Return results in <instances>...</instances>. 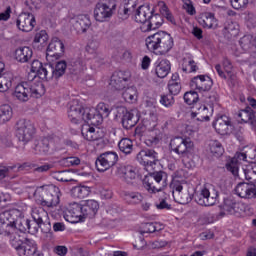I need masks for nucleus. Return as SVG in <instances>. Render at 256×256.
Here are the masks:
<instances>
[{
  "label": "nucleus",
  "instance_id": "nucleus-34",
  "mask_svg": "<svg viewBox=\"0 0 256 256\" xmlns=\"http://www.w3.org/2000/svg\"><path fill=\"white\" fill-rule=\"evenodd\" d=\"M68 70V64L64 60L59 61L55 64V67H53V64H51V71H48V78L49 79H59V77H63L65 75V71Z\"/></svg>",
  "mask_w": 256,
  "mask_h": 256
},
{
  "label": "nucleus",
  "instance_id": "nucleus-12",
  "mask_svg": "<svg viewBox=\"0 0 256 256\" xmlns=\"http://www.w3.org/2000/svg\"><path fill=\"white\" fill-rule=\"evenodd\" d=\"M129 79H131V73L116 71L112 74L109 85L112 89H115V91H123V89H127Z\"/></svg>",
  "mask_w": 256,
  "mask_h": 256
},
{
  "label": "nucleus",
  "instance_id": "nucleus-59",
  "mask_svg": "<svg viewBox=\"0 0 256 256\" xmlns=\"http://www.w3.org/2000/svg\"><path fill=\"white\" fill-rule=\"evenodd\" d=\"M122 97L126 103H133L135 101V89L127 87L122 93Z\"/></svg>",
  "mask_w": 256,
  "mask_h": 256
},
{
  "label": "nucleus",
  "instance_id": "nucleus-38",
  "mask_svg": "<svg viewBox=\"0 0 256 256\" xmlns=\"http://www.w3.org/2000/svg\"><path fill=\"white\" fill-rule=\"evenodd\" d=\"M199 23L200 25H203V27H207L208 29H217V18H215L214 13H202L199 19Z\"/></svg>",
  "mask_w": 256,
  "mask_h": 256
},
{
  "label": "nucleus",
  "instance_id": "nucleus-4",
  "mask_svg": "<svg viewBox=\"0 0 256 256\" xmlns=\"http://www.w3.org/2000/svg\"><path fill=\"white\" fill-rule=\"evenodd\" d=\"M143 185L148 193H161L169 185V176L165 171L150 173L144 177Z\"/></svg>",
  "mask_w": 256,
  "mask_h": 256
},
{
  "label": "nucleus",
  "instance_id": "nucleus-32",
  "mask_svg": "<svg viewBox=\"0 0 256 256\" xmlns=\"http://www.w3.org/2000/svg\"><path fill=\"white\" fill-rule=\"evenodd\" d=\"M137 1L138 0H124V3L118 9L120 19H129V16L135 13Z\"/></svg>",
  "mask_w": 256,
  "mask_h": 256
},
{
  "label": "nucleus",
  "instance_id": "nucleus-52",
  "mask_svg": "<svg viewBox=\"0 0 256 256\" xmlns=\"http://www.w3.org/2000/svg\"><path fill=\"white\" fill-rule=\"evenodd\" d=\"M182 71L184 73H197V71H199V66H197V63H195L194 60H187L184 58Z\"/></svg>",
  "mask_w": 256,
  "mask_h": 256
},
{
  "label": "nucleus",
  "instance_id": "nucleus-62",
  "mask_svg": "<svg viewBox=\"0 0 256 256\" xmlns=\"http://www.w3.org/2000/svg\"><path fill=\"white\" fill-rule=\"evenodd\" d=\"M81 70V62L80 61H72L68 64V71L71 75H77Z\"/></svg>",
  "mask_w": 256,
  "mask_h": 256
},
{
  "label": "nucleus",
  "instance_id": "nucleus-21",
  "mask_svg": "<svg viewBox=\"0 0 256 256\" xmlns=\"http://www.w3.org/2000/svg\"><path fill=\"white\" fill-rule=\"evenodd\" d=\"M213 127L219 135H230V133H233V129H235L231 118L227 115L220 116L213 124Z\"/></svg>",
  "mask_w": 256,
  "mask_h": 256
},
{
  "label": "nucleus",
  "instance_id": "nucleus-39",
  "mask_svg": "<svg viewBox=\"0 0 256 256\" xmlns=\"http://www.w3.org/2000/svg\"><path fill=\"white\" fill-rule=\"evenodd\" d=\"M163 25V16L161 14H150V17L148 19L146 28L145 26L142 27L143 31H152L155 29H159Z\"/></svg>",
  "mask_w": 256,
  "mask_h": 256
},
{
  "label": "nucleus",
  "instance_id": "nucleus-26",
  "mask_svg": "<svg viewBox=\"0 0 256 256\" xmlns=\"http://www.w3.org/2000/svg\"><path fill=\"white\" fill-rule=\"evenodd\" d=\"M81 134L86 141H99L105 137V132L101 128H94L89 125H83Z\"/></svg>",
  "mask_w": 256,
  "mask_h": 256
},
{
  "label": "nucleus",
  "instance_id": "nucleus-55",
  "mask_svg": "<svg viewBox=\"0 0 256 256\" xmlns=\"http://www.w3.org/2000/svg\"><path fill=\"white\" fill-rule=\"evenodd\" d=\"M184 101L187 105H195L199 101V94L196 91L186 92L184 94Z\"/></svg>",
  "mask_w": 256,
  "mask_h": 256
},
{
  "label": "nucleus",
  "instance_id": "nucleus-53",
  "mask_svg": "<svg viewBox=\"0 0 256 256\" xmlns=\"http://www.w3.org/2000/svg\"><path fill=\"white\" fill-rule=\"evenodd\" d=\"M94 111H96L102 119H106L111 115V109H109V106L104 102H100Z\"/></svg>",
  "mask_w": 256,
  "mask_h": 256
},
{
  "label": "nucleus",
  "instance_id": "nucleus-31",
  "mask_svg": "<svg viewBox=\"0 0 256 256\" xmlns=\"http://www.w3.org/2000/svg\"><path fill=\"white\" fill-rule=\"evenodd\" d=\"M134 13L136 23L145 25V23L149 22V17H151L152 13H155V10H151L149 5H141Z\"/></svg>",
  "mask_w": 256,
  "mask_h": 256
},
{
  "label": "nucleus",
  "instance_id": "nucleus-45",
  "mask_svg": "<svg viewBox=\"0 0 256 256\" xmlns=\"http://www.w3.org/2000/svg\"><path fill=\"white\" fill-rule=\"evenodd\" d=\"M13 85V77L11 74H3L0 77V93H5L6 91H9Z\"/></svg>",
  "mask_w": 256,
  "mask_h": 256
},
{
  "label": "nucleus",
  "instance_id": "nucleus-17",
  "mask_svg": "<svg viewBox=\"0 0 256 256\" xmlns=\"http://www.w3.org/2000/svg\"><path fill=\"white\" fill-rule=\"evenodd\" d=\"M136 159L144 167H153V165L159 163V153L153 149L141 150L137 154Z\"/></svg>",
  "mask_w": 256,
  "mask_h": 256
},
{
  "label": "nucleus",
  "instance_id": "nucleus-7",
  "mask_svg": "<svg viewBox=\"0 0 256 256\" xmlns=\"http://www.w3.org/2000/svg\"><path fill=\"white\" fill-rule=\"evenodd\" d=\"M222 209L228 215H234L235 217H245V215L251 214V208L233 196L224 198Z\"/></svg>",
  "mask_w": 256,
  "mask_h": 256
},
{
  "label": "nucleus",
  "instance_id": "nucleus-63",
  "mask_svg": "<svg viewBox=\"0 0 256 256\" xmlns=\"http://www.w3.org/2000/svg\"><path fill=\"white\" fill-rule=\"evenodd\" d=\"M233 9L239 10L249 4V0H230Z\"/></svg>",
  "mask_w": 256,
  "mask_h": 256
},
{
  "label": "nucleus",
  "instance_id": "nucleus-22",
  "mask_svg": "<svg viewBox=\"0 0 256 256\" xmlns=\"http://www.w3.org/2000/svg\"><path fill=\"white\" fill-rule=\"evenodd\" d=\"M190 86L200 93L210 91L213 87V79L208 75H198L192 78Z\"/></svg>",
  "mask_w": 256,
  "mask_h": 256
},
{
  "label": "nucleus",
  "instance_id": "nucleus-44",
  "mask_svg": "<svg viewBox=\"0 0 256 256\" xmlns=\"http://www.w3.org/2000/svg\"><path fill=\"white\" fill-rule=\"evenodd\" d=\"M124 199L129 205H139L143 201V195L139 192H124Z\"/></svg>",
  "mask_w": 256,
  "mask_h": 256
},
{
  "label": "nucleus",
  "instance_id": "nucleus-27",
  "mask_svg": "<svg viewBox=\"0 0 256 256\" xmlns=\"http://www.w3.org/2000/svg\"><path fill=\"white\" fill-rule=\"evenodd\" d=\"M212 115L213 106L207 107L206 105H202L198 107L196 111L191 112L190 117L194 119V121L203 123L204 121H210Z\"/></svg>",
  "mask_w": 256,
  "mask_h": 256
},
{
  "label": "nucleus",
  "instance_id": "nucleus-56",
  "mask_svg": "<svg viewBox=\"0 0 256 256\" xmlns=\"http://www.w3.org/2000/svg\"><path fill=\"white\" fill-rule=\"evenodd\" d=\"M160 103L167 108L173 107L175 105V98L173 94H163L160 96Z\"/></svg>",
  "mask_w": 256,
  "mask_h": 256
},
{
  "label": "nucleus",
  "instance_id": "nucleus-2",
  "mask_svg": "<svg viewBox=\"0 0 256 256\" xmlns=\"http://www.w3.org/2000/svg\"><path fill=\"white\" fill-rule=\"evenodd\" d=\"M145 43L149 51H154L158 55H167L175 45L171 34L165 31H159L148 36Z\"/></svg>",
  "mask_w": 256,
  "mask_h": 256
},
{
  "label": "nucleus",
  "instance_id": "nucleus-49",
  "mask_svg": "<svg viewBox=\"0 0 256 256\" xmlns=\"http://www.w3.org/2000/svg\"><path fill=\"white\" fill-rule=\"evenodd\" d=\"M13 117V108L9 104H4L0 106V120L3 123L10 121Z\"/></svg>",
  "mask_w": 256,
  "mask_h": 256
},
{
  "label": "nucleus",
  "instance_id": "nucleus-60",
  "mask_svg": "<svg viewBox=\"0 0 256 256\" xmlns=\"http://www.w3.org/2000/svg\"><path fill=\"white\" fill-rule=\"evenodd\" d=\"M168 89L171 95H179L181 93V82H168Z\"/></svg>",
  "mask_w": 256,
  "mask_h": 256
},
{
  "label": "nucleus",
  "instance_id": "nucleus-28",
  "mask_svg": "<svg viewBox=\"0 0 256 256\" xmlns=\"http://www.w3.org/2000/svg\"><path fill=\"white\" fill-rule=\"evenodd\" d=\"M238 117L241 119L240 123H247L256 131V112L251 108V106H247L245 109H242L238 112Z\"/></svg>",
  "mask_w": 256,
  "mask_h": 256
},
{
  "label": "nucleus",
  "instance_id": "nucleus-40",
  "mask_svg": "<svg viewBox=\"0 0 256 256\" xmlns=\"http://www.w3.org/2000/svg\"><path fill=\"white\" fill-rule=\"evenodd\" d=\"M37 253V246L33 244L29 239H26L20 248L19 256H35Z\"/></svg>",
  "mask_w": 256,
  "mask_h": 256
},
{
  "label": "nucleus",
  "instance_id": "nucleus-36",
  "mask_svg": "<svg viewBox=\"0 0 256 256\" xmlns=\"http://www.w3.org/2000/svg\"><path fill=\"white\" fill-rule=\"evenodd\" d=\"M84 123H87L86 125L89 126H98L103 123V118L101 117V114H98L97 111H95V109L85 108Z\"/></svg>",
  "mask_w": 256,
  "mask_h": 256
},
{
  "label": "nucleus",
  "instance_id": "nucleus-30",
  "mask_svg": "<svg viewBox=\"0 0 256 256\" xmlns=\"http://www.w3.org/2000/svg\"><path fill=\"white\" fill-rule=\"evenodd\" d=\"M239 161H246L248 163L250 160L247 159L245 152L236 153L235 156L226 163V169L230 171L232 175H239Z\"/></svg>",
  "mask_w": 256,
  "mask_h": 256
},
{
  "label": "nucleus",
  "instance_id": "nucleus-35",
  "mask_svg": "<svg viewBox=\"0 0 256 256\" xmlns=\"http://www.w3.org/2000/svg\"><path fill=\"white\" fill-rule=\"evenodd\" d=\"M171 72V62L167 59L157 60L155 63V73L160 79H165Z\"/></svg>",
  "mask_w": 256,
  "mask_h": 256
},
{
  "label": "nucleus",
  "instance_id": "nucleus-41",
  "mask_svg": "<svg viewBox=\"0 0 256 256\" xmlns=\"http://www.w3.org/2000/svg\"><path fill=\"white\" fill-rule=\"evenodd\" d=\"M156 7L159 8L161 15H163V17H165V19H167L169 23H171L172 25H177V21H175V17L171 13V11L169 10V7H167V4H165V2L158 1Z\"/></svg>",
  "mask_w": 256,
  "mask_h": 256
},
{
  "label": "nucleus",
  "instance_id": "nucleus-23",
  "mask_svg": "<svg viewBox=\"0 0 256 256\" xmlns=\"http://www.w3.org/2000/svg\"><path fill=\"white\" fill-rule=\"evenodd\" d=\"M64 219L68 223H79L83 221V212L81 210V204L73 203L64 211Z\"/></svg>",
  "mask_w": 256,
  "mask_h": 256
},
{
  "label": "nucleus",
  "instance_id": "nucleus-58",
  "mask_svg": "<svg viewBox=\"0 0 256 256\" xmlns=\"http://www.w3.org/2000/svg\"><path fill=\"white\" fill-rule=\"evenodd\" d=\"M49 41V35L47 31L41 30L40 32L35 34L34 43H40V45H45Z\"/></svg>",
  "mask_w": 256,
  "mask_h": 256
},
{
  "label": "nucleus",
  "instance_id": "nucleus-54",
  "mask_svg": "<svg viewBox=\"0 0 256 256\" xmlns=\"http://www.w3.org/2000/svg\"><path fill=\"white\" fill-rule=\"evenodd\" d=\"M100 45H101V42L99 41V39L95 38V36H92V38L90 39V41L86 46L87 53H91V54L97 53Z\"/></svg>",
  "mask_w": 256,
  "mask_h": 256
},
{
  "label": "nucleus",
  "instance_id": "nucleus-18",
  "mask_svg": "<svg viewBox=\"0 0 256 256\" xmlns=\"http://www.w3.org/2000/svg\"><path fill=\"white\" fill-rule=\"evenodd\" d=\"M236 195L241 199H256V183L252 182H240L237 184Z\"/></svg>",
  "mask_w": 256,
  "mask_h": 256
},
{
  "label": "nucleus",
  "instance_id": "nucleus-9",
  "mask_svg": "<svg viewBox=\"0 0 256 256\" xmlns=\"http://www.w3.org/2000/svg\"><path fill=\"white\" fill-rule=\"evenodd\" d=\"M31 217L33 219V233H37L42 229L43 233L51 231V222L49 221V214L42 207L32 209Z\"/></svg>",
  "mask_w": 256,
  "mask_h": 256
},
{
  "label": "nucleus",
  "instance_id": "nucleus-61",
  "mask_svg": "<svg viewBox=\"0 0 256 256\" xmlns=\"http://www.w3.org/2000/svg\"><path fill=\"white\" fill-rule=\"evenodd\" d=\"M160 142H161V135L159 134L148 136L145 141L148 147H155L156 145H159Z\"/></svg>",
  "mask_w": 256,
  "mask_h": 256
},
{
  "label": "nucleus",
  "instance_id": "nucleus-25",
  "mask_svg": "<svg viewBox=\"0 0 256 256\" xmlns=\"http://www.w3.org/2000/svg\"><path fill=\"white\" fill-rule=\"evenodd\" d=\"M116 173L126 183H131L137 179V168L131 165L118 166Z\"/></svg>",
  "mask_w": 256,
  "mask_h": 256
},
{
  "label": "nucleus",
  "instance_id": "nucleus-43",
  "mask_svg": "<svg viewBox=\"0 0 256 256\" xmlns=\"http://www.w3.org/2000/svg\"><path fill=\"white\" fill-rule=\"evenodd\" d=\"M71 193L76 199H85V197H89L91 188L88 186H75L72 188Z\"/></svg>",
  "mask_w": 256,
  "mask_h": 256
},
{
  "label": "nucleus",
  "instance_id": "nucleus-33",
  "mask_svg": "<svg viewBox=\"0 0 256 256\" xmlns=\"http://www.w3.org/2000/svg\"><path fill=\"white\" fill-rule=\"evenodd\" d=\"M72 25L78 33H85L91 27V18L88 15H79L72 20Z\"/></svg>",
  "mask_w": 256,
  "mask_h": 256
},
{
  "label": "nucleus",
  "instance_id": "nucleus-11",
  "mask_svg": "<svg viewBox=\"0 0 256 256\" xmlns=\"http://www.w3.org/2000/svg\"><path fill=\"white\" fill-rule=\"evenodd\" d=\"M117 161H119V155H117L116 152L107 151L97 157L95 166L97 171L100 173H105V171L111 169V167H114V165L117 164Z\"/></svg>",
  "mask_w": 256,
  "mask_h": 256
},
{
  "label": "nucleus",
  "instance_id": "nucleus-57",
  "mask_svg": "<svg viewBox=\"0 0 256 256\" xmlns=\"http://www.w3.org/2000/svg\"><path fill=\"white\" fill-rule=\"evenodd\" d=\"M18 169V171H23L25 167H27V164H23V165H14V166H10V167H5V166H0V180L1 179H5V177H7V173H9V169Z\"/></svg>",
  "mask_w": 256,
  "mask_h": 256
},
{
  "label": "nucleus",
  "instance_id": "nucleus-6",
  "mask_svg": "<svg viewBox=\"0 0 256 256\" xmlns=\"http://www.w3.org/2000/svg\"><path fill=\"white\" fill-rule=\"evenodd\" d=\"M169 149L180 158H189L195 151V144L189 138L175 137L170 140Z\"/></svg>",
  "mask_w": 256,
  "mask_h": 256
},
{
  "label": "nucleus",
  "instance_id": "nucleus-51",
  "mask_svg": "<svg viewBox=\"0 0 256 256\" xmlns=\"http://www.w3.org/2000/svg\"><path fill=\"white\" fill-rule=\"evenodd\" d=\"M224 33L230 37H237L239 35V25L232 21H227L224 26Z\"/></svg>",
  "mask_w": 256,
  "mask_h": 256
},
{
  "label": "nucleus",
  "instance_id": "nucleus-16",
  "mask_svg": "<svg viewBox=\"0 0 256 256\" xmlns=\"http://www.w3.org/2000/svg\"><path fill=\"white\" fill-rule=\"evenodd\" d=\"M16 25L18 29L20 31H23L24 33H29V31H33L35 25H37L35 15L29 12H22L16 20Z\"/></svg>",
  "mask_w": 256,
  "mask_h": 256
},
{
  "label": "nucleus",
  "instance_id": "nucleus-8",
  "mask_svg": "<svg viewBox=\"0 0 256 256\" xmlns=\"http://www.w3.org/2000/svg\"><path fill=\"white\" fill-rule=\"evenodd\" d=\"M117 11V0H100L94 8V18L99 23L111 19Z\"/></svg>",
  "mask_w": 256,
  "mask_h": 256
},
{
  "label": "nucleus",
  "instance_id": "nucleus-10",
  "mask_svg": "<svg viewBox=\"0 0 256 256\" xmlns=\"http://www.w3.org/2000/svg\"><path fill=\"white\" fill-rule=\"evenodd\" d=\"M16 137L18 141L27 145L35 137V126L29 120L20 119L16 123Z\"/></svg>",
  "mask_w": 256,
  "mask_h": 256
},
{
  "label": "nucleus",
  "instance_id": "nucleus-15",
  "mask_svg": "<svg viewBox=\"0 0 256 256\" xmlns=\"http://www.w3.org/2000/svg\"><path fill=\"white\" fill-rule=\"evenodd\" d=\"M219 198V192L213 190L209 191L207 188H203L200 191V194L195 196V201L198 205H202L204 207H213L215 203H217V199Z\"/></svg>",
  "mask_w": 256,
  "mask_h": 256
},
{
  "label": "nucleus",
  "instance_id": "nucleus-20",
  "mask_svg": "<svg viewBox=\"0 0 256 256\" xmlns=\"http://www.w3.org/2000/svg\"><path fill=\"white\" fill-rule=\"evenodd\" d=\"M68 118L75 125L85 120V108L78 101H72L68 109Z\"/></svg>",
  "mask_w": 256,
  "mask_h": 256
},
{
  "label": "nucleus",
  "instance_id": "nucleus-42",
  "mask_svg": "<svg viewBox=\"0 0 256 256\" xmlns=\"http://www.w3.org/2000/svg\"><path fill=\"white\" fill-rule=\"evenodd\" d=\"M239 43L243 51H253V49H256L255 39H253V36L251 35L243 36Z\"/></svg>",
  "mask_w": 256,
  "mask_h": 256
},
{
  "label": "nucleus",
  "instance_id": "nucleus-3",
  "mask_svg": "<svg viewBox=\"0 0 256 256\" xmlns=\"http://www.w3.org/2000/svg\"><path fill=\"white\" fill-rule=\"evenodd\" d=\"M34 195L42 207H57L61 201V190L55 186H41Z\"/></svg>",
  "mask_w": 256,
  "mask_h": 256
},
{
  "label": "nucleus",
  "instance_id": "nucleus-46",
  "mask_svg": "<svg viewBox=\"0 0 256 256\" xmlns=\"http://www.w3.org/2000/svg\"><path fill=\"white\" fill-rule=\"evenodd\" d=\"M35 155H47L49 153V139L40 140L34 147Z\"/></svg>",
  "mask_w": 256,
  "mask_h": 256
},
{
  "label": "nucleus",
  "instance_id": "nucleus-37",
  "mask_svg": "<svg viewBox=\"0 0 256 256\" xmlns=\"http://www.w3.org/2000/svg\"><path fill=\"white\" fill-rule=\"evenodd\" d=\"M33 57V50L27 46L17 48L15 51V59L19 63H28Z\"/></svg>",
  "mask_w": 256,
  "mask_h": 256
},
{
  "label": "nucleus",
  "instance_id": "nucleus-19",
  "mask_svg": "<svg viewBox=\"0 0 256 256\" xmlns=\"http://www.w3.org/2000/svg\"><path fill=\"white\" fill-rule=\"evenodd\" d=\"M170 189H172V195L177 203L180 205H187V203H191V197L189 194L185 193L183 194V183L177 179H173L172 182L170 183Z\"/></svg>",
  "mask_w": 256,
  "mask_h": 256
},
{
  "label": "nucleus",
  "instance_id": "nucleus-64",
  "mask_svg": "<svg viewBox=\"0 0 256 256\" xmlns=\"http://www.w3.org/2000/svg\"><path fill=\"white\" fill-rule=\"evenodd\" d=\"M206 101L207 103H209L210 107H213V105H217V103H219V94H217V92L215 91L210 92L208 100Z\"/></svg>",
  "mask_w": 256,
  "mask_h": 256
},
{
  "label": "nucleus",
  "instance_id": "nucleus-14",
  "mask_svg": "<svg viewBox=\"0 0 256 256\" xmlns=\"http://www.w3.org/2000/svg\"><path fill=\"white\" fill-rule=\"evenodd\" d=\"M65 53V44L59 38H53L49 43L46 50V59L49 63L53 61V59H57V57H62Z\"/></svg>",
  "mask_w": 256,
  "mask_h": 256
},
{
  "label": "nucleus",
  "instance_id": "nucleus-1",
  "mask_svg": "<svg viewBox=\"0 0 256 256\" xmlns=\"http://www.w3.org/2000/svg\"><path fill=\"white\" fill-rule=\"evenodd\" d=\"M42 95H45V86L35 79L19 83L13 92V97L20 103H27L31 97L39 99Z\"/></svg>",
  "mask_w": 256,
  "mask_h": 256
},
{
  "label": "nucleus",
  "instance_id": "nucleus-50",
  "mask_svg": "<svg viewBox=\"0 0 256 256\" xmlns=\"http://www.w3.org/2000/svg\"><path fill=\"white\" fill-rule=\"evenodd\" d=\"M209 147H210V152L212 153V155H214V157H221V155L225 153V149L223 148V145L221 144V142L217 140L210 141Z\"/></svg>",
  "mask_w": 256,
  "mask_h": 256
},
{
  "label": "nucleus",
  "instance_id": "nucleus-48",
  "mask_svg": "<svg viewBox=\"0 0 256 256\" xmlns=\"http://www.w3.org/2000/svg\"><path fill=\"white\" fill-rule=\"evenodd\" d=\"M119 150L125 155H131L133 151V141L129 138H123L118 143Z\"/></svg>",
  "mask_w": 256,
  "mask_h": 256
},
{
  "label": "nucleus",
  "instance_id": "nucleus-29",
  "mask_svg": "<svg viewBox=\"0 0 256 256\" xmlns=\"http://www.w3.org/2000/svg\"><path fill=\"white\" fill-rule=\"evenodd\" d=\"M80 209L84 219H93V217L97 215V211H99V202L95 200H87L83 205L80 204Z\"/></svg>",
  "mask_w": 256,
  "mask_h": 256
},
{
  "label": "nucleus",
  "instance_id": "nucleus-13",
  "mask_svg": "<svg viewBox=\"0 0 256 256\" xmlns=\"http://www.w3.org/2000/svg\"><path fill=\"white\" fill-rule=\"evenodd\" d=\"M116 117L121 119V123L124 129H133L137 125L139 118L135 116L134 111H129L125 107H118Z\"/></svg>",
  "mask_w": 256,
  "mask_h": 256
},
{
  "label": "nucleus",
  "instance_id": "nucleus-5",
  "mask_svg": "<svg viewBox=\"0 0 256 256\" xmlns=\"http://www.w3.org/2000/svg\"><path fill=\"white\" fill-rule=\"evenodd\" d=\"M8 223L6 227H11L12 229H18L21 233H35L33 232V222L31 220L23 218V213L21 211L14 209L4 213Z\"/></svg>",
  "mask_w": 256,
  "mask_h": 256
},
{
  "label": "nucleus",
  "instance_id": "nucleus-24",
  "mask_svg": "<svg viewBox=\"0 0 256 256\" xmlns=\"http://www.w3.org/2000/svg\"><path fill=\"white\" fill-rule=\"evenodd\" d=\"M49 71H51V64L41 63L39 60H33L31 63V72L35 73V77H38L42 81H47Z\"/></svg>",
  "mask_w": 256,
  "mask_h": 256
},
{
  "label": "nucleus",
  "instance_id": "nucleus-47",
  "mask_svg": "<svg viewBox=\"0 0 256 256\" xmlns=\"http://www.w3.org/2000/svg\"><path fill=\"white\" fill-rule=\"evenodd\" d=\"M162 229H163V225L149 222L142 225L140 234L145 235V233H155L157 231H162Z\"/></svg>",
  "mask_w": 256,
  "mask_h": 256
}]
</instances>
